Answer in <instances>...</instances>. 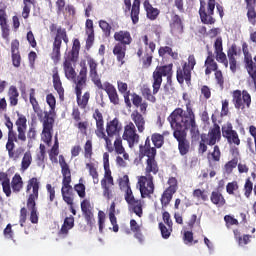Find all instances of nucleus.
Returning a JSON list of instances; mask_svg holds the SVG:
<instances>
[{
	"instance_id": "20",
	"label": "nucleus",
	"mask_w": 256,
	"mask_h": 256,
	"mask_svg": "<svg viewBox=\"0 0 256 256\" xmlns=\"http://www.w3.org/2000/svg\"><path fill=\"white\" fill-rule=\"evenodd\" d=\"M81 69L78 76H75V79H72L75 84V94L83 93L85 87H87V65L85 62H81Z\"/></svg>"
},
{
	"instance_id": "55",
	"label": "nucleus",
	"mask_w": 256,
	"mask_h": 256,
	"mask_svg": "<svg viewBox=\"0 0 256 256\" xmlns=\"http://www.w3.org/2000/svg\"><path fill=\"white\" fill-rule=\"evenodd\" d=\"M86 169L89 171V175L92 176L94 185L99 183V172H97V168L95 167L94 163H87Z\"/></svg>"
},
{
	"instance_id": "43",
	"label": "nucleus",
	"mask_w": 256,
	"mask_h": 256,
	"mask_svg": "<svg viewBox=\"0 0 256 256\" xmlns=\"http://www.w3.org/2000/svg\"><path fill=\"white\" fill-rule=\"evenodd\" d=\"M158 55L162 58L165 57V55H169V57L174 59V61H177V59H179V53L173 52V48L169 46H161L158 49Z\"/></svg>"
},
{
	"instance_id": "63",
	"label": "nucleus",
	"mask_w": 256,
	"mask_h": 256,
	"mask_svg": "<svg viewBox=\"0 0 256 256\" xmlns=\"http://www.w3.org/2000/svg\"><path fill=\"white\" fill-rule=\"evenodd\" d=\"M237 163H239V159L237 158H233L232 160L228 161L224 166L225 171L227 173H233V170L235 167H237Z\"/></svg>"
},
{
	"instance_id": "19",
	"label": "nucleus",
	"mask_w": 256,
	"mask_h": 256,
	"mask_svg": "<svg viewBox=\"0 0 256 256\" xmlns=\"http://www.w3.org/2000/svg\"><path fill=\"white\" fill-rule=\"evenodd\" d=\"M82 215L89 227H93L95 225V216L93 214V205L91 204V200L89 198H84L80 203Z\"/></svg>"
},
{
	"instance_id": "52",
	"label": "nucleus",
	"mask_w": 256,
	"mask_h": 256,
	"mask_svg": "<svg viewBox=\"0 0 256 256\" xmlns=\"http://www.w3.org/2000/svg\"><path fill=\"white\" fill-rule=\"evenodd\" d=\"M31 163H33V156L31 155V151H27L22 158L21 170L27 171L28 167H31Z\"/></svg>"
},
{
	"instance_id": "51",
	"label": "nucleus",
	"mask_w": 256,
	"mask_h": 256,
	"mask_svg": "<svg viewBox=\"0 0 256 256\" xmlns=\"http://www.w3.org/2000/svg\"><path fill=\"white\" fill-rule=\"evenodd\" d=\"M36 0H23L22 17L23 19H29L31 13V5H35Z\"/></svg>"
},
{
	"instance_id": "37",
	"label": "nucleus",
	"mask_w": 256,
	"mask_h": 256,
	"mask_svg": "<svg viewBox=\"0 0 256 256\" xmlns=\"http://www.w3.org/2000/svg\"><path fill=\"white\" fill-rule=\"evenodd\" d=\"M8 98L10 107H17L19 105V90L16 86H10L8 89Z\"/></svg>"
},
{
	"instance_id": "53",
	"label": "nucleus",
	"mask_w": 256,
	"mask_h": 256,
	"mask_svg": "<svg viewBox=\"0 0 256 256\" xmlns=\"http://www.w3.org/2000/svg\"><path fill=\"white\" fill-rule=\"evenodd\" d=\"M151 141L156 149H161L165 143V136L159 133H154L151 136Z\"/></svg>"
},
{
	"instance_id": "7",
	"label": "nucleus",
	"mask_w": 256,
	"mask_h": 256,
	"mask_svg": "<svg viewBox=\"0 0 256 256\" xmlns=\"http://www.w3.org/2000/svg\"><path fill=\"white\" fill-rule=\"evenodd\" d=\"M50 32L55 33L54 41L52 44V52H51V59L55 63L59 62L61 59V45L64 43H69V36H67V30L59 26L57 28V24L52 23L49 26Z\"/></svg>"
},
{
	"instance_id": "34",
	"label": "nucleus",
	"mask_w": 256,
	"mask_h": 256,
	"mask_svg": "<svg viewBox=\"0 0 256 256\" xmlns=\"http://www.w3.org/2000/svg\"><path fill=\"white\" fill-rule=\"evenodd\" d=\"M206 69H205V75H209L210 73H213V71H218L219 65H217V62H215V56H213L212 51H208V56L204 63Z\"/></svg>"
},
{
	"instance_id": "47",
	"label": "nucleus",
	"mask_w": 256,
	"mask_h": 256,
	"mask_svg": "<svg viewBox=\"0 0 256 256\" xmlns=\"http://www.w3.org/2000/svg\"><path fill=\"white\" fill-rule=\"evenodd\" d=\"M183 101L186 103V111L182 109L181 117H187L189 115H195V112H193V106H191V98L189 97V94L184 93L182 96Z\"/></svg>"
},
{
	"instance_id": "64",
	"label": "nucleus",
	"mask_w": 256,
	"mask_h": 256,
	"mask_svg": "<svg viewBox=\"0 0 256 256\" xmlns=\"http://www.w3.org/2000/svg\"><path fill=\"white\" fill-rule=\"evenodd\" d=\"M247 18L251 25H256V11L255 8H246Z\"/></svg>"
},
{
	"instance_id": "46",
	"label": "nucleus",
	"mask_w": 256,
	"mask_h": 256,
	"mask_svg": "<svg viewBox=\"0 0 256 256\" xmlns=\"http://www.w3.org/2000/svg\"><path fill=\"white\" fill-rule=\"evenodd\" d=\"M234 233V237L237 241V243L243 247V245H248V243H251V235L245 234V235H241V232H239L237 229H235L233 231Z\"/></svg>"
},
{
	"instance_id": "24",
	"label": "nucleus",
	"mask_w": 256,
	"mask_h": 256,
	"mask_svg": "<svg viewBox=\"0 0 256 256\" xmlns=\"http://www.w3.org/2000/svg\"><path fill=\"white\" fill-rule=\"evenodd\" d=\"M17 127V139L18 141H22V143H25L27 141V135L25 134L27 131V117L23 114H18V119L15 123Z\"/></svg>"
},
{
	"instance_id": "14",
	"label": "nucleus",
	"mask_w": 256,
	"mask_h": 256,
	"mask_svg": "<svg viewBox=\"0 0 256 256\" xmlns=\"http://www.w3.org/2000/svg\"><path fill=\"white\" fill-rule=\"evenodd\" d=\"M232 103L235 109H249L251 107V94L247 90H234L232 92Z\"/></svg>"
},
{
	"instance_id": "48",
	"label": "nucleus",
	"mask_w": 256,
	"mask_h": 256,
	"mask_svg": "<svg viewBox=\"0 0 256 256\" xmlns=\"http://www.w3.org/2000/svg\"><path fill=\"white\" fill-rule=\"evenodd\" d=\"M141 94H142V97H144V99H146V101H149L150 103L157 102V98L155 97V94L153 92H151V88H149V86L144 85L141 88Z\"/></svg>"
},
{
	"instance_id": "35",
	"label": "nucleus",
	"mask_w": 256,
	"mask_h": 256,
	"mask_svg": "<svg viewBox=\"0 0 256 256\" xmlns=\"http://www.w3.org/2000/svg\"><path fill=\"white\" fill-rule=\"evenodd\" d=\"M126 53H127V46H123V44H115L113 48V55H115L118 63H121V65H125Z\"/></svg>"
},
{
	"instance_id": "8",
	"label": "nucleus",
	"mask_w": 256,
	"mask_h": 256,
	"mask_svg": "<svg viewBox=\"0 0 256 256\" xmlns=\"http://www.w3.org/2000/svg\"><path fill=\"white\" fill-rule=\"evenodd\" d=\"M5 118V127L8 129V140L6 142V151L8 152L9 159L13 161H17L19 157H21V152L19 150H15V143L18 142L17 132L13 129V122L11 118L7 115L4 116Z\"/></svg>"
},
{
	"instance_id": "27",
	"label": "nucleus",
	"mask_w": 256,
	"mask_h": 256,
	"mask_svg": "<svg viewBox=\"0 0 256 256\" xmlns=\"http://www.w3.org/2000/svg\"><path fill=\"white\" fill-rule=\"evenodd\" d=\"M52 79L53 87L55 91H57L60 101H63L65 99V89L63 88V83L61 82V77H59V71L57 68L53 70Z\"/></svg>"
},
{
	"instance_id": "54",
	"label": "nucleus",
	"mask_w": 256,
	"mask_h": 256,
	"mask_svg": "<svg viewBox=\"0 0 256 256\" xmlns=\"http://www.w3.org/2000/svg\"><path fill=\"white\" fill-rule=\"evenodd\" d=\"M192 196L194 199H198V201H209V194L205 189L201 190L198 188L193 190Z\"/></svg>"
},
{
	"instance_id": "38",
	"label": "nucleus",
	"mask_w": 256,
	"mask_h": 256,
	"mask_svg": "<svg viewBox=\"0 0 256 256\" xmlns=\"http://www.w3.org/2000/svg\"><path fill=\"white\" fill-rule=\"evenodd\" d=\"M89 99H91V93L89 91L85 92L84 94L83 92L76 94L77 105L80 107V109H87Z\"/></svg>"
},
{
	"instance_id": "57",
	"label": "nucleus",
	"mask_w": 256,
	"mask_h": 256,
	"mask_svg": "<svg viewBox=\"0 0 256 256\" xmlns=\"http://www.w3.org/2000/svg\"><path fill=\"white\" fill-rule=\"evenodd\" d=\"M140 61L143 69H149L153 63V53L146 52Z\"/></svg>"
},
{
	"instance_id": "25",
	"label": "nucleus",
	"mask_w": 256,
	"mask_h": 256,
	"mask_svg": "<svg viewBox=\"0 0 256 256\" xmlns=\"http://www.w3.org/2000/svg\"><path fill=\"white\" fill-rule=\"evenodd\" d=\"M73 63H77V58L67 57L63 62V69L66 79L72 81L77 77V72H75V68L73 67Z\"/></svg>"
},
{
	"instance_id": "61",
	"label": "nucleus",
	"mask_w": 256,
	"mask_h": 256,
	"mask_svg": "<svg viewBox=\"0 0 256 256\" xmlns=\"http://www.w3.org/2000/svg\"><path fill=\"white\" fill-rule=\"evenodd\" d=\"M46 102L47 105H49L50 107V111L49 113V117H51V113H53V111H55V107H57V100L55 99V96L53 94H48L46 96Z\"/></svg>"
},
{
	"instance_id": "45",
	"label": "nucleus",
	"mask_w": 256,
	"mask_h": 256,
	"mask_svg": "<svg viewBox=\"0 0 256 256\" xmlns=\"http://www.w3.org/2000/svg\"><path fill=\"white\" fill-rule=\"evenodd\" d=\"M208 161L211 163H219L221 161V148H219V145H214L213 151L209 152L207 155Z\"/></svg>"
},
{
	"instance_id": "39",
	"label": "nucleus",
	"mask_w": 256,
	"mask_h": 256,
	"mask_svg": "<svg viewBox=\"0 0 256 256\" xmlns=\"http://www.w3.org/2000/svg\"><path fill=\"white\" fill-rule=\"evenodd\" d=\"M210 201L213 205H216V207H223L225 203H227L225 197L221 192H219V190L212 191Z\"/></svg>"
},
{
	"instance_id": "33",
	"label": "nucleus",
	"mask_w": 256,
	"mask_h": 256,
	"mask_svg": "<svg viewBox=\"0 0 256 256\" xmlns=\"http://www.w3.org/2000/svg\"><path fill=\"white\" fill-rule=\"evenodd\" d=\"M171 33H183V19H181V16H179L178 14H173L171 16V21L169 24Z\"/></svg>"
},
{
	"instance_id": "10",
	"label": "nucleus",
	"mask_w": 256,
	"mask_h": 256,
	"mask_svg": "<svg viewBox=\"0 0 256 256\" xmlns=\"http://www.w3.org/2000/svg\"><path fill=\"white\" fill-rule=\"evenodd\" d=\"M197 60L195 55L188 56V62H185L182 67H178L176 70V79L180 85L186 83L188 87H191V72L195 69Z\"/></svg>"
},
{
	"instance_id": "1",
	"label": "nucleus",
	"mask_w": 256,
	"mask_h": 256,
	"mask_svg": "<svg viewBox=\"0 0 256 256\" xmlns=\"http://www.w3.org/2000/svg\"><path fill=\"white\" fill-rule=\"evenodd\" d=\"M93 119L96 121L95 135L98 139H104L107 151H109V153H113L115 149L113 148V142L111 139H113V137H119L121 131H123V125L119 122V119L114 118L106 124V135L105 120H103V113H101L99 109H95Z\"/></svg>"
},
{
	"instance_id": "60",
	"label": "nucleus",
	"mask_w": 256,
	"mask_h": 256,
	"mask_svg": "<svg viewBox=\"0 0 256 256\" xmlns=\"http://www.w3.org/2000/svg\"><path fill=\"white\" fill-rule=\"evenodd\" d=\"M99 27L100 29H102L105 37H111V29H113V27H111V24H109L105 20H100Z\"/></svg>"
},
{
	"instance_id": "6",
	"label": "nucleus",
	"mask_w": 256,
	"mask_h": 256,
	"mask_svg": "<svg viewBox=\"0 0 256 256\" xmlns=\"http://www.w3.org/2000/svg\"><path fill=\"white\" fill-rule=\"evenodd\" d=\"M59 165L61 167L62 173V198L67 205H73L74 194H73V186H71V168L67 161H65V157L63 155L59 156Z\"/></svg>"
},
{
	"instance_id": "26",
	"label": "nucleus",
	"mask_w": 256,
	"mask_h": 256,
	"mask_svg": "<svg viewBox=\"0 0 256 256\" xmlns=\"http://www.w3.org/2000/svg\"><path fill=\"white\" fill-rule=\"evenodd\" d=\"M114 39L118 43L116 45H122L124 47H127L130 43L133 42V38L131 37V32L120 30L118 32L114 33Z\"/></svg>"
},
{
	"instance_id": "9",
	"label": "nucleus",
	"mask_w": 256,
	"mask_h": 256,
	"mask_svg": "<svg viewBox=\"0 0 256 256\" xmlns=\"http://www.w3.org/2000/svg\"><path fill=\"white\" fill-rule=\"evenodd\" d=\"M172 76H173V64L156 66L155 70L152 73L153 94L157 95L159 93V89H161V85L163 83V77H167V79H171Z\"/></svg>"
},
{
	"instance_id": "59",
	"label": "nucleus",
	"mask_w": 256,
	"mask_h": 256,
	"mask_svg": "<svg viewBox=\"0 0 256 256\" xmlns=\"http://www.w3.org/2000/svg\"><path fill=\"white\" fill-rule=\"evenodd\" d=\"M80 50H81V42L79 41V39H75L73 41L70 58L79 59V51Z\"/></svg>"
},
{
	"instance_id": "22",
	"label": "nucleus",
	"mask_w": 256,
	"mask_h": 256,
	"mask_svg": "<svg viewBox=\"0 0 256 256\" xmlns=\"http://www.w3.org/2000/svg\"><path fill=\"white\" fill-rule=\"evenodd\" d=\"M87 65L89 67V77L97 87L98 85L101 86V78L99 77V72H97V67H99V63L97 60L91 56H86Z\"/></svg>"
},
{
	"instance_id": "41",
	"label": "nucleus",
	"mask_w": 256,
	"mask_h": 256,
	"mask_svg": "<svg viewBox=\"0 0 256 256\" xmlns=\"http://www.w3.org/2000/svg\"><path fill=\"white\" fill-rule=\"evenodd\" d=\"M11 188L13 193H21V190L23 189V178L21 177V174L16 173L11 181Z\"/></svg>"
},
{
	"instance_id": "30",
	"label": "nucleus",
	"mask_w": 256,
	"mask_h": 256,
	"mask_svg": "<svg viewBox=\"0 0 256 256\" xmlns=\"http://www.w3.org/2000/svg\"><path fill=\"white\" fill-rule=\"evenodd\" d=\"M227 57L232 73L237 72V44H232L227 50Z\"/></svg>"
},
{
	"instance_id": "17",
	"label": "nucleus",
	"mask_w": 256,
	"mask_h": 256,
	"mask_svg": "<svg viewBox=\"0 0 256 256\" xmlns=\"http://www.w3.org/2000/svg\"><path fill=\"white\" fill-rule=\"evenodd\" d=\"M222 131V137H224L225 140H227V143L229 145H241V139L239 138V133H237L235 130H233V124L230 122H227L224 124L221 128Z\"/></svg>"
},
{
	"instance_id": "18",
	"label": "nucleus",
	"mask_w": 256,
	"mask_h": 256,
	"mask_svg": "<svg viewBox=\"0 0 256 256\" xmlns=\"http://www.w3.org/2000/svg\"><path fill=\"white\" fill-rule=\"evenodd\" d=\"M122 138L124 141H127L131 149L139 143V134H137V128H135V124L133 122H129V124L124 127Z\"/></svg>"
},
{
	"instance_id": "16",
	"label": "nucleus",
	"mask_w": 256,
	"mask_h": 256,
	"mask_svg": "<svg viewBox=\"0 0 256 256\" xmlns=\"http://www.w3.org/2000/svg\"><path fill=\"white\" fill-rule=\"evenodd\" d=\"M104 178L101 180V187L103 190V197L106 199H113V191H111L110 187H113L115 185V182L113 180V176L111 175V168L110 166L104 167Z\"/></svg>"
},
{
	"instance_id": "12",
	"label": "nucleus",
	"mask_w": 256,
	"mask_h": 256,
	"mask_svg": "<svg viewBox=\"0 0 256 256\" xmlns=\"http://www.w3.org/2000/svg\"><path fill=\"white\" fill-rule=\"evenodd\" d=\"M200 21L203 25H215L217 20L215 17V0H208L207 8H205V2L200 1L199 8Z\"/></svg>"
},
{
	"instance_id": "42",
	"label": "nucleus",
	"mask_w": 256,
	"mask_h": 256,
	"mask_svg": "<svg viewBox=\"0 0 256 256\" xmlns=\"http://www.w3.org/2000/svg\"><path fill=\"white\" fill-rule=\"evenodd\" d=\"M128 209L129 211H132V213H135L137 217H143V201L138 199L131 202L128 204Z\"/></svg>"
},
{
	"instance_id": "58",
	"label": "nucleus",
	"mask_w": 256,
	"mask_h": 256,
	"mask_svg": "<svg viewBox=\"0 0 256 256\" xmlns=\"http://www.w3.org/2000/svg\"><path fill=\"white\" fill-rule=\"evenodd\" d=\"M158 227L163 239H169L171 237V233H173V227L167 228V226H165L163 222H160L158 224Z\"/></svg>"
},
{
	"instance_id": "21",
	"label": "nucleus",
	"mask_w": 256,
	"mask_h": 256,
	"mask_svg": "<svg viewBox=\"0 0 256 256\" xmlns=\"http://www.w3.org/2000/svg\"><path fill=\"white\" fill-rule=\"evenodd\" d=\"M125 4V13L127 11L130 12V17L132 20L133 25H137L139 23V15L141 13V0H134L131 6V0H124Z\"/></svg>"
},
{
	"instance_id": "31",
	"label": "nucleus",
	"mask_w": 256,
	"mask_h": 256,
	"mask_svg": "<svg viewBox=\"0 0 256 256\" xmlns=\"http://www.w3.org/2000/svg\"><path fill=\"white\" fill-rule=\"evenodd\" d=\"M133 123L135 124L138 129L139 133H143L145 131V117L143 116V113L139 112V110H134L130 115Z\"/></svg>"
},
{
	"instance_id": "29",
	"label": "nucleus",
	"mask_w": 256,
	"mask_h": 256,
	"mask_svg": "<svg viewBox=\"0 0 256 256\" xmlns=\"http://www.w3.org/2000/svg\"><path fill=\"white\" fill-rule=\"evenodd\" d=\"M143 7L146 13V17L149 19V21H156V19L161 14V10L153 7V4L149 0H145L143 2Z\"/></svg>"
},
{
	"instance_id": "11",
	"label": "nucleus",
	"mask_w": 256,
	"mask_h": 256,
	"mask_svg": "<svg viewBox=\"0 0 256 256\" xmlns=\"http://www.w3.org/2000/svg\"><path fill=\"white\" fill-rule=\"evenodd\" d=\"M219 141H221V132L219 130V127L215 125L214 128L209 129L207 134H201V140L198 146V153H200L201 155L207 153V145L213 147V145H216L217 143H219Z\"/></svg>"
},
{
	"instance_id": "62",
	"label": "nucleus",
	"mask_w": 256,
	"mask_h": 256,
	"mask_svg": "<svg viewBox=\"0 0 256 256\" xmlns=\"http://www.w3.org/2000/svg\"><path fill=\"white\" fill-rule=\"evenodd\" d=\"M84 157L85 159L93 157V142L91 140H87L84 145Z\"/></svg>"
},
{
	"instance_id": "32",
	"label": "nucleus",
	"mask_w": 256,
	"mask_h": 256,
	"mask_svg": "<svg viewBox=\"0 0 256 256\" xmlns=\"http://www.w3.org/2000/svg\"><path fill=\"white\" fill-rule=\"evenodd\" d=\"M75 227V217L69 216L64 219V223L61 226V229L58 232L59 237H67L69 235V231Z\"/></svg>"
},
{
	"instance_id": "2",
	"label": "nucleus",
	"mask_w": 256,
	"mask_h": 256,
	"mask_svg": "<svg viewBox=\"0 0 256 256\" xmlns=\"http://www.w3.org/2000/svg\"><path fill=\"white\" fill-rule=\"evenodd\" d=\"M146 167L144 169V176L138 178L139 191L142 199L151 198L155 193V183H153V176L159 173V163L155 157L157 154L152 152L151 155L146 156Z\"/></svg>"
},
{
	"instance_id": "13",
	"label": "nucleus",
	"mask_w": 256,
	"mask_h": 256,
	"mask_svg": "<svg viewBox=\"0 0 256 256\" xmlns=\"http://www.w3.org/2000/svg\"><path fill=\"white\" fill-rule=\"evenodd\" d=\"M131 97V99L129 98ZM124 103L128 109H131V107H136L137 109L140 108V113H143V115H147V107H149V104L145 101H143V97H141L137 93L127 92L126 94H123ZM132 101V104H131Z\"/></svg>"
},
{
	"instance_id": "36",
	"label": "nucleus",
	"mask_w": 256,
	"mask_h": 256,
	"mask_svg": "<svg viewBox=\"0 0 256 256\" xmlns=\"http://www.w3.org/2000/svg\"><path fill=\"white\" fill-rule=\"evenodd\" d=\"M140 157H145L154 153L157 155V148L151 147V139L149 137L146 138L144 146H140Z\"/></svg>"
},
{
	"instance_id": "40",
	"label": "nucleus",
	"mask_w": 256,
	"mask_h": 256,
	"mask_svg": "<svg viewBox=\"0 0 256 256\" xmlns=\"http://www.w3.org/2000/svg\"><path fill=\"white\" fill-rule=\"evenodd\" d=\"M114 151L117 155H123L125 161H129V154L125 152V147H123V140L121 137L116 138L114 141Z\"/></svg>"
},
{
	"instance_id": "44",
	"label": "nucleus",
	"mask_w": 256,
	"mask_h": 256,
	"mask_svg": "<svg viewBox=\"0 0 256 256\" xmlns=\"http://www.w3.org/2000/svg\"><path fill=\"white\" fill-rule=\"evenodd\" d=\"M109 219L113 226L114 233H119V224H117V217L115 216V202H112L109 208Z\"/></svg>"
},
{
	"instance_id": "15",
	"label": "nucleus",
	"mask_w": 256,
	"mask_h": 256,
	"mask_svg": "<svg viewBox=\"0 0 256 256\" xmlns=\"http://www.w3.org/2000/svg\"><path fill=\"white\" fill-rule=\"evenodd\" d=\"M173 137L178 142V151L180 155L185 156L191 149V144L187 139V132L181 128L173 129Z\"/></svg>"
},
{
	"instance_id": "50",
	"label": "nucleus",
	"mask_w": 256,
	"mask_h": 256,
	"mask_svg": "<svg viewBox=\"0 0 256 256\" xmlns=\"http://www.w3.org/2000/svg\"><path fill=\"white\" fill-rule=\"evenodd\" d=\"M0 27L2 31V39H5L7 43H9V35H10V29H9V24H7V18L0 19Z\"/></svg>"
},
{
	"instance_id": "5",
	"label": "nucleus",
	"mask_w": 256,
	"mask_h": 256,
	"mask_svg": "<svg viewBox=\"0 0 256 256\" xmlns=\"http://www.w3.org/2000/svg\"><path fill=\"white\" fill-rule=\"evenodd\" d=\"M41 182L37 177H32L28 180L26 193H30L26 202L27 209L30 211V221L33 224L39 223V214L37 213V199H39V188ZM32 189V192H31Z\"/></svg>"
},
{
	"instance_id": "49",
	"label": "nucleus",
	"mask_w": 256,
	"mask_h": 256,
	"mask_svg": "<svg viewBox=\"0 0 256 256\" xmlns=\"http://www.w3.org/2000/svg\"><path fill=\"white\" fill-rule=\"evenodd\" d=\"M173 195H175V192L171 190H165L163 194L161 195L160 202L162 205V208L169 207V203H171L173 199Z\"/></svg>"
},
{
	"instance_id": "4",
	"label": "nucleus",
	"mask_w": 256,
	"mask_h": 256,
	"mask_svg": "<svg viewBox=\"0 0 256 256\" xmlns=\"http://www.w3.org/2000/svg\"><path fill=\"white\" fill-rule=\"evenodd\" d=\"M29 99L34 113H36L40 123H42L43 129L41 139L46 143V145H50L51 141H53V127L55 125V118L53 116H49V112H43L41 106H39L37 98H35V89L33 88L30 90Z\"/></svg>"
},
{
	"instance_id": "28",
	"label": "nucleus",
	"mask_w": 256,
	"mask_h": 256,
	"mask_svg": "<svg viewBox=\"0 0 256 256\" xmlns=\"http://www.w3.org/2000/svg\"><path fill=\"white\" fill-rule=\"evenodd\" d=\"M12 65L16 68L21 67V52L19 51V40L15 39L11 42Z\"/></svg>"
},
{
	"instance_id": "56",
	"label": "nucleus",
	"mask_w": 256,
	"mask_h": 256,
	"mask_svg": "<svg viewBox=\"0 0 256 256\" xmlns=\"http://www.w3.org/2000/svg\"><path fill=\"white\" fill-rule=\"evenodd\" d=\"M40 152L36 155V160H37V165L39 167H41V165H43V167H45V155L47 153L45 145L44 144H40L39 146Z\"/></svg>"
},
{
	"instance_id": "23",
	"label": "nucleus",
	"mask_w": 256,
	"mask_h": 256,
	"mask_svg": "<svg viewBox=\"0 0 256 256\" xmlns=\"http://www.w3.org/2000/svg\"><path fill=\"white\" fill-rule=\"evenodd\" d=\"M96 87L107 93L110 103L113 105H119V93H117V88H115L113 84L106 81L101 83L100 86L98 85Z\"/></svg>"
},
{
	"instance_id": "3",
	"label": "nucleus",
	"mask_w": 256,
	"mask_h": 256,
	"mask_svg": "<svg viewBox=\"0 0 256 256\" xmlns=\"http://www.w3.org/2000/svg\"><path fill=\"white\" fill-rule=\"evenodd\" d=\"M181 115H183V108H176L169 115L168 121L172 129H180L181 131H185V133L190 129L192 141H199V139H201V132H199V126H197L195 114L189 116Z\"/></svg>"
}]
</instances>
